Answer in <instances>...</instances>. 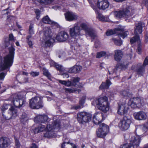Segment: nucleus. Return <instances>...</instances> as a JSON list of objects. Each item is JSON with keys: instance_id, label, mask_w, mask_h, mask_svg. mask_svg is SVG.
Returning <instances> with one entry per match:
<instances>
[{"instance_id": "43", "label": "nucleus", "mask_w": 148, "mask_h": 148, "mask_svg": "<svg viewBox=\"0 0 148 148\" xmlns=\"http://www.w3.org/2000/svg\"><path fill=\"white\" fill-rule=\"evenodd\" d=\"M96 13L97 16V18L98 19L99 21H102L101 14L99 10H97L96 11Z\"/></svg>"}, {"instance_id": "8", "label": "nucleus", "mask_w": 148, "mask_h": 148, "mask_svg": "<svg viewBox=\"0 0 148 148\" xmlns=\"http://www.w3.org/2000/svg\"><path fill=\"white\" fill-rule=\"evenodd\" d=\"M81 30H83L85 31L86 34L89 35L93 39L97 40V37L95 31L93 29L90 28L88 25L86 23H82L79 25ZM93 41L92 40V41Z\"/></svg>"}, {"instance_id": "24", "label": "nucleus", "mask_w": 148, "mask_h": 148, "mask_svg": "<svg viewBox=\"0 0 148 148\" xmlns=\"http://www.w3.org/2000/svg\"><path fill=\"white\" fill-rule=\"evenodd\" d=\"M144 24L142 23L139 22L136 25V27L135 28V35H138V34H141L142 32V27Z\"/></svg>"}, {"instance_id": "16", "label": "nucleus", "mask_w": 148, "mask_h": 148, "mask_svg": "<svg viewBox=\"0 0 148 148\" xmlns=\"http://www.w3.org/2000/svg\"><path fill=\"white\" fill-rule=\"evenodd\" d=\"M129 106L127 104L125 103L121 105H119L118 113L121 115L126 114L129 108Z\"/></svg>"}, {"instance_id": "37", "label": "nucleus", "mask_w": 148, "mask_h": 148, "mask_svg": "<svg viewBox=\"0 0 148 148\" xmlns=\"http://www.w3.org/2000/svg\"><path fill=\"white\" fill-rule=\"evenodd\" d=\"M109 5V3L108 0H102V10L107 8Z\"/></svg>"}, {"instance_id": "32", "label": "nucleus", "mask_w": 148, "mask_h": 148, "mask_svg": "<svg viewBox=\"0 0 148 148\" xmlns=\"http://www.w3.org/2000/svg\"><path fill=\"white\" fill-rule=\"evenodd\" d=\"M42 21L43 23L46 24L54 25H56V24L54 22L52 21L50 19L49 17L47 16L44 17L42 19Z\"/></svg>"}, {"instance_id": "51", "label": "nucleus", "mask_w": 148, "mask_h": 148, "mask_svg": "<svg viewBox=\"0 0 148 148\" xmlns=\"http://www.w3.org/2000/svg\"><path fill=\"white\" fill-rule=\"evenodd\" d=\"M109 57V55L108 54H107L105 52L102 51V57L106 59L108 58Z\"/></svg>"}, {"instance_id": "53", "label": "nucleus", "mask_w": 148, "mask_h": 148, "mask_svg": "<svg viewBox=\"0 0 148 148\" xmlns=\"http://www.w3.org/2000/svg\"><path fill=\"white\" fill-rule=\"evenodd\" d=\"M123 68V64H116V66L115 67V69H114L113 72H114V70H117V69H122Z\"/></svg>"}, {"instance_id": "38", "label": "nucleus", "mask_w": 148, "mask_h": 148, "mask_svg": "<svg viewBox=\"0 0 148 148\" xmlns=\"http://www.w3.org/2000/svg\"><path fill=\"white\" fill-rule=\"evenodd\" d=\"M21 121L22 122H24L28 120L27 115L25 113H23L21 115Z\"/></svg>"}, {"instance_id": "20", "label": "nucleus", "mask_w": 148, "mask_h": 148, "mask_svg": "<svg viewBox=\"0 0 148 148\" xmlns=\"http://www.w3.org/2000/svg\"><path fill=\"white\" fill-rule=\"evenodd\" d=\"M10 145L9 140L5 137L0 138V147L4 148L7 147Z\"/></svg>"}, {"instance_id": "35", "label": "nucleus", "mask_w": 148, "mask_h": 148, "mask_svg": "<svg viewBox=\"0 0 148 148\" xmlns=\"http://www.w3.org/2000/svg\"><path fill=\"white\" fill-rule=\"evenodd\" d=\"M138 130H141L143 132H145L146 134H148V125L144 124L139 126L138 128Z\"/></svg>"}, {"instance_id": "64", "label": "nucleus", "mask_w": 148, "mask_h": 148, "mask_svg": "<svg viewBox=\"0 0 148 148\" xmlns=\"http://www.w3.org/2000/svg\"><path fill=\"white\" fill-rule=\"evenodd\" d=\"M143 2L145 4V6L148 8V0H143Z\"/></svg>"}, {"instance_id": "14", "label": "nucleus", "mask_w": 148, "mask_h": 148, "mask_svg": "<svg viewBox=\"0 0 148 148\" xmlns=\"http://www.w3.org/2000/svg\"><path fill=\"white\" fill-rule=\"evenodd\" d=\"M131 123L130 119L126 116H124L123 120L119 123V126L122 130H126L129 127Z\"/></svg>"}, {"instance_id": "44", "label": "nucleus", "mask_w": 148, "mask_h": 148, "mask_svg": "<svg viewBox=\"0 0 148 148\" xmlns=\"http://www.w3.org/2000/svg\"><path fill=\"white\" fill-rule=\"evenodd\" d=\"M109 104L108 97L104 96L102 97V104Z\"/></svg>"}, {"instance_id": "30", "label": "nucleus", "mask_w": 148, "mask_h": 148, "mask_svg": "<svg viewBox=\"0 0 148 148\" xmlns=\"http://www.w3.org/2000/svg\"><path fill=\"white\" fill-rule=\"evenodd\" d=\"M109 126L104 123H102V138H104L109 133Z\"/></svg>"}, {"instance_id": "52", "label": "nucleus", "mask_w": 148, "mask_h": 148, "mask_svg": "<svg viewBox=\"0 0 148 148\" xmlns=\"http://www.w3.org/2000/svg\"><path fill=\"white\" fill-rule=\"evenodd\" d=\"M75 84H74L71 81H68L67 82L66 81V86H75Z\"/></svg>"}, {"instance_id": "62", "label": "nucleus", "mask_w": 148, "mask_h": 148, "mask_svg": "<svg viewBox=\"0 0 148 148\" xmlns=\"http://www.w3.org/2000/svg\"><path fill=\"white\" fill-rule=\"evenodd\" d=\"M59 82L60 83L66 86V81L64 80H59Z\"/></svg>"}, {"instance_id": "46", "label": "nucleus", "mask_w": 148, "mask_h": 148, "mask_svg": "<svg viewBox=\"0 0 148 148\" xmlns=\"http://www.w3.org/2000/svg\"><path fill=\"white\" fill-rule=\"evenodd\" d=\"M30 74L32 77H36L39 75V72L32 71L31 72Z\"/></svg>"}, {"instance_id": "60", "label": "nucleus", "mask_w": 148, "mask_h": 148, "mask_svg": "<svg viewBox=\"0 0 148 148\" xmlns=\"http://www.w3.org/2000/svg\"><path fill=\"white\" fill-rule=\"evenodd\" d=\"M27 43L28 44V45H29V47L31 48H32V46L33 45V44L32 42V41L31 40H27Z\"/></svg>"}, {"instance_id": "56", "label": "nucleus", "mask_w": 148, "mask_h": 148, "mask_svg": "<svg viewBox=\"0 0 148 148\" xmlns=\"http://www.w3.org/2000/svg\"><path fill=\"white\" fill-rule=\"evenodd\" d=\"M9 40L10 41H14V37L12 34H9Z\"/></svg>"}, {"instance_id": "58", "label": "nucleus", "mask_w": 148, "mask_h": 148, "mask_svg": "<svg viewBox=\"0 0 148 148\" xmlns=\"http://www.w3.org/2000/svg\"><path fill=\"white\" fill-rule=\"evenodd\" d=\"M109 19L107 17L102 16V22H107L109 21Z\"/></svg>"}, {"instance_id": "27", "label": "nucleus", "mask_w": 148, "mask_h": 148, "mask_svg": "<svg viewBox=\"0 0 148 148\" xmlns=\"http://www.w3.org/2000/svg\"><path fill=\"white\" fill-rule=\"evenodd\" d=\"M61 148H77V147L75 144L68 142L67 143L63 142L61 145Z\"/></svg>"}, {"instance_id": "7", "label": "nucleus", "mask_w": 148, "mask_h": 148, "mask_svg": "<svg viewBox=\"0 0 148 148\" xmlns=\"http://www.w3.org/2000/svg\"><path fill=\"white\" fill-rule=\"evenodd\" d=\"M42 97H35L29 100V107L33 109H38L43 107Z\"/></svg>"}, {"instance_id": "4", "label": "nucleus", "mask_w": 148, "mask_h": 148, "mask_svg": "<svg viewBox=\"0 0 148 148\" xmlns=\"http://www.w3.org/2000/svg\"><path fill=\"white\" fill-rule=\"evenodd\" d=\"M135 11V9L132 6H127L122 10L115 12L114 15L117 18H129L134 14Z\"/></svg>"}, {"instance_id": "23", "label": "nucleus", "mask_w": 148, "mask_h": 148, "mask_svg": "<svg viewBox=\"0 0 148 148\" xmlns=\"http://www.w3.org/2000/svg\"><path fill=\"white\" fill-rule=\"evenodd\" d=\"M145 67L142 65L138 66L135 69L136 74L139 76H143L145 72Z\"/></svg>"}, {"instance_id": "47", "label": "nucleus", "mask_w": 148, "mask_h": 148, "mask_svg": "<svg viewBox=\"0 0 148 148\" xmlns=\"http://www.w3.org/2000/svg\"><path fill=\"white\" fill-rule=\"evenodd\" d=\"M7 74V72H2L0 73V79L1 80H3L5 76Z\"/></svg>"}, {"instance_id": "34", "label": "nucleus", "mask_w": 148, "mask_h": 148, "mask_svg": "<svg viewBox=\"0 0 148 148\" xmlns=\"http://www.w3.org/2000/svg\"><path fill=\"white\" fill-rule=\"evenodd\" d=\"M112 84V83L109 79H107L105 82L102 83V89H108L110 86Z\"/></svg>"}, {"instance_id": "45", "label": "nucleus", "mask_w": 148, "mask_h": 148, "mask_svg": "<svg viewBox=\"0 0 148 148\" xmlns=\"http://www.w3.org/2000/svg\"><path fill=\"white\" fill-rule=\"evenodd\" d=\"M97 6L99 10L102 9V0H98Z\"/></svg>"}, {"instance_id": "55", "label": "nucleus", "mask_w": 148, "mask_h": 148, "mask_svg": "<svg viewBox=\"0 0 148 148\" xmlns=\"http://www.w3.org/2000/svg\"><path fill=\"white\" fill-rule=\"evenodd\" d=\"M79 80V78L78 77H74L73 78V79L72 80L73 82L72 83L74 84L78 82Z\"/></svg>"}, {"instance_id": "22", "label": "nucleus", "mask_w": 148, "mask_h": 148, "mask_svg": "<svg viewBox=\"0 0 148 148\" xmlns=\"http://www.w3.org/2000/svg\"><path fill=\"white\" fill-rule=\"evenodd\" d=\"M82 67L80 66L75 65L70 68L68 71V72L70 73H76L80 72L82 69Z\"/></svg>"}, {"instance_id": "21", "label": "nucleus", "mask_w": 148, "mask_h": 148, "mask_svg": "<svg viewBox=\"0 0 148 148\" xmlns=\"http://www.w3.org/2000/svg\"><path fill=\"white\" fill-rule=\"evenodd\" d=\"M48 119V117L46 115H38L34 119L36 123L40 122L45 123Z\"/></svg>"}, {"instance_id": "12", "label": "nucleus", "mask_w": 148, "mask_h": 148, "mask_svg": "<svg viewBox=\"0 0 148 148\" xmlns=\"http://www.w3.org/2000/svg\"><path fill=\"white\" fill-rule=\"evenodd\" d=\"M77 119L79 123L86 122L91 120V114L86 112H79L77 114Z\"/></svg>"}, {"instance_id": "26", "label": "nucleus", "mask_w": 148, "mask_h": 148, "mask_svg": "<svg viewBox=\"0 0 148 148\" xmlns=\"http://www.w3.org/2000/svg\"><path fill=\"white\" fill-rule=\"evenodd\" d=\"M92 104L94 106L96 105L99 109L102 110V98H100L97 99L92 102Z\"/></svg>"}, {"instance_id": "2", "label": "nucleus", "mask_w": 148, "mask_h": 148, "mask_svg": "<svg viewBox=\"0 0 148 148\" xmlns=\"http://www.w3.org/2000/svg\"><path fill=\"white\" fill-rule=\"evenodd\" d=\"M10 106L9 104H4L2 106L1 111L3 116L4 118L7 120L14 118L15 117L17 114L16 109L12 106L9 108L7 112H5V110L8 108Z\"/></svg>"}, {"instance_id": "50", "label": "nucleus", "mask_w": 148, "mask_h": 148, "mask_svg": "<svg viewBox=\"0 0 148 148\" xmlns=\"http://www.w3.org/2000/svg\"><path fill=\"white\" fill-rule=\"evenodd\" d=\"M65 90L66 91L68 92L69 93H73L75 92L76 90L74 88H66Z\"/></svg>"}, {"instance_id": "15", "label": "nucleus", "mask_w": 148, "mask_h": 148, "mask_svg": "<svg viewBox=\"0 0 148 148\" xmlns=\"http://www.w3.org/2000/svg\"><path fill=\"white\" fill-rule=\"evenodd\" d=\"M69 36L66 32L61 31L57 35L56 39L59 42H62L67 41L69 39Z\"/></svg>"}, {"instance_id": "42", "label": "nucleus", "mask_w": 148, "mask_h": 148, "mask_svg": "<svg viewBox=\"0 0 148 148\" xmlns=\"http://www.w3.org/2000/svg\"><path fill=\"white\" fill-rule=\"evenodd\" d=\"M33 28V25L31 24L29 27V34L31 35H32L34 34Z\"/></svg>"}, {"instance_id": "25", "label": "nucleus", "mask_w": 148, "mask_h": 148, "mask_svg": "<svg viewBox=\"0 0 148 148\" xmlns=\"http://www.w3.org/2000/svg\"><path fill=\"white\" fill-rule=\"evenodd\" d=\"M109 109V104H102V112L104 113V114H102V120L105 119L107 116L106 113L108 111Z\"/></svg>"}, {"instance_id": "10", "label": "nucleus", "mask_w": 148, "mask_h": 148, "mask_svg": "<svg viewBox=\"0 0 148 148\" xmlns=\"http://www.w3.org/2000/svg\"><path fill=\"white\" fill-rule=\"evenodd\" d=\"M43 30V39L45 42V45L49 47L53 42V39L51 37V30L48 27H45Z\"/></svg>"}, {"instance_id": "13", "label": "nucleus", "mask_w": 148, "mask_h": 148, "mask_svg": "<svg viewBox=\"0 0 148 148\" xmlns=\"http://www.w3.org/2000/svg\"><path fill=\"white\" fill-rule=\"evenodd\" d=\"M143 101V99L142 97L139 96L133 97L130 100L131 102L130 106L133 108L137 107L138 108L141 107Z\"/></svg>"}, {"instance_id": "39", "label": "nucleus", "mask_w": 148, "mask_h": 148, "mask_svg": "<svg viewBox=\"0 0 148 148\" xmlns=\"http://www.w3.org/2000/svg\"><path fill=\"white\" fill-rule=\"evenodd\" d=\"M42 71L44 75L47 77L49 79H51V76L48 70L45 68H44L42 69Z\"/></svg>"}, {"instance_id": "41", "label": "nucleus", "mask_w": 148, "mask_h": 148, "mask_svg": "<svg viewBox=\"0 0 148 148\" xmlns=\"http://www.w3.org/2000/svg\"><path fill=\"white\" fill-rule=\"evenodd\" d=\"M112 40L116 45L120 46L122 43V41L121 40H117L115 38H113Z\"/></svg>"}, {"instance_id": "49", "label": "nucleus", "mask_w": 148, "mask_h": 148, "mask_svg": "<svg viewBox=\"0 0 148 148\" xmlns=\"http://www.w3.org/2000/svg\"><path fill=\"white\" fill-rule=\"evenodd\" d=\"M86 99V96H83L82 97V99L79 101L80 105L82 106L84 103Z\"/></svg>"}, {"instance_id": "28", "label": "nucleus", "mask_w": 148, "mask_h": 148, "mask_svg": "<svg viewBox=\"0 0 148 148\" xmlns=\"http://www.w3.org/2000/svg\"><path fill=\"white\" fill-rule=\"evenodd\" d=\"M50 64L51 66L55 67L60 72L63 71V67L61 65L53 61L50 60Z\"/></svg>"}, {"instance_id": "5", "label": "nucleus", "mask_w": 148, "mask_h": 148, "mask_svg": "<svg viewBox=\"0 0 148 148\" xmlns=\"http://www.w3.org/2000/svg\"><path fill=\"white\" fill-rule=\"evenodd\" d=\"M130 143L124 144L121 145L120 148H137L140 142V138L139 136H130L129 138Z\"/></svg>"}, {"instance_id": "61", "label": "nucleus", "mask_w": 148, "mask_h": 148, "mask_svg": "<svg viewBox=\"0 0 148 148\" xmlns=\"http://www.w3.org/2000/svg\"><path fill=\"white\" fill-rule=\"evenodd\" d=\"M82 107V106L80 105H77L74 106V108L75 110H77L79 108H81Z\"/></svg>"}, {"instance_id": "3", "label": "nucleus", "mask_w": 148, "mask_h": 148, "mask_svg": "<svg viewBox=\"0 0 148 148\" xmlns=\"http://www.w3.org/2000/svg\"><path fill=\"white\" fill-rule=\"evenodd\" d=\"M69 34L72 37L70 40L71 43L77 45V40L75 39L76 38L82 35L81 33V28L78 23L75 24L73 26L70 28Z\"/></svg>"}, {"instance_id": "18", "label": "nucleus", "mask_w": 148, "mask_h": 148, "mask_svg": "<svg viewBox=\"0 0 148 148\" xmlns=\"http://www.w3.org/2000/svg\"><path fill=\"white\" fill-rule=\"evenodd\" d=\"M64 14L66 19L68 21L76 20L78 18V16L76 14L71 12H67Z\"/></svg>"}, {"instance_id": "31", "label": "nucleus", "mask_w": 148, "mask_h": 148, "mask_svg": "<svg viewBox=\"0 0 148 148\" xmlns=\"http://www.w3.org/2000/svg\"><path fill=\"white\" fill-rule=\"evenodd\" d=\"M45 128V126L42 124H40L37 127H36L34 130L35 133H38L43 132Z\"/></svg>"}, {"instance_id": "59", "label": "nucleus", "mask_w": 148, "mask_h": 148, "mask_svg": "<svg viewBox=\"0 0 148 148\" xmlns=\"http://www.w3.org/2000/svg\"><path fill=\"white\" fill-rule=\"evenodd\" d=\"M102 57V52H97V53L96 58H100Z\"/></svg>"}, {"instance_id": "19", "label": "nucleus", "mask_w": 148, "mask_h": 148, "mask_svg": "<svg viewBox=\"0 0 148 148\" xmlns=\"http://www.w3.org/2000/svg\"><path fill=\"white\" fill-rule=\"evenodd\" d=\"M97 116H95L93 117V122L95 124H98L99 125V128L97 131V136L100 138L102 137V127L101 123V121H99V119H97Z\"/></svg>"}, {"instance_id": "29", "label": "nucleus", "mask_w": 148, "mask_h": 148, "mask_svg": "<svg viewBox=\"0 0 148 148\" xmlns=\"http://www.w3.org/2000/svg\"><path fill=\"white\" fill-rule=\"evenodd\" d=\"M114 59L115 60L117 61H120L123 56V53L121 50H116L114 51Z\"/></svg>"}, {"instance_id": "17", "label": "nucleus", "mask_w": 148, "mask_h": 148, "mask_svg": "<svg viewBox=\"0 0 148 148\" xmlns=\"http://www.w3.org/2000/svg\"><path fill=\"white\" fill-rule=\"evenodd\" d=\"M133 115L134 118L138 120H144L147 117L146 114L142 111L135 112L134 113Z\"/></svg>"}, {"instance_id": "11", "label": "nucleus", "mask_w": 148, "mask_h": 148, "mask_svg": "<svg viewBox=\"0 0 148 148\" xmlns=\"http://www.w3.org/2000/svg\"><path fill=\"white\" fill-rule=\"evenodd\" d=\"M115 34L118 35L119 37L124 38L128 34V32L127 31L124 32L123 29L117 28L114 30H108L106 32V35L108 36Z\"/></svg>"}, {"instance_id": "48", "label": "nucleus", "mask_w": 148, "mask_h": 148, "mask_svg": "<svg viewBox=\"0 0 148 148\" xmlns=\"http://www.w3.org/2000/svg\"><path fill=\"white\" fill-rule=\"evenodd\" d=\"M15 145L17 148H19L20 146V143L18 140L16 138H15Z\"/></svg>"}, {"instance_id": "9", "label": "nucleus", "mask_w": 148, "mask_h": 148, "mask_svg": "<svg viewBox=\"0 0 148 148\" xmlns=\"http://www.w3.org/2000/svg\"><path fill=\"white\" fill-rule=\"evenodd\" d=\"M21 96L20 95L15 94L11 96L12 99L13 104L15 107L20 108L25 105L26 101L24 99H21Z\"/></svg>"}, {"instance_id": "57", "label": "nucleus", "mask_w": 148, "mask_h": 148, "mask_svg": "<svg viewBox=\"0 0 148 148\" xmlns=\"http://www.w3.org/2000/svg\"><path fill=\"white\" fill-rule=\"evenodd\" d=\"M137 50L138 53L140 54L141 51V45L140 44L138 45Z\"/></svg>"}, {"instance_id": "1", "label": "nucleus", "mask_w": 148, "mask_h": 148, "mask_svg": "<svg viewBox=\"0 0 148 148\" xmlns=\"http://www.w3.org/2000/svg\"><path fill=\"white\" fill-rule=\"evenodd\" d=\"M9 54L3 57V63H0V71L9 68L13 62L15 49L12 46L9 48Z\"/></svg>"}, {"instance_id": "54", "label": "nucleus", "mask_w": 148, "mask_h": 148, "mask_svg": "<svg viewBox=\"0 0 148 148\" xmlns=\"http://www.w3.org/2000/svg\"><path fill=\"white\" fill-rule=\"evenodd\" d=\"M144 67H145L147 65H148V57H146L145 59L143 64L142 65Z\"/></svg>"}, {"instance_id": "36", "label": "nucleus", "mask_w": 148, "mask_h": 148, "mask_svg": "<svg viewBox=\"0 0 148 148\" xmlns=\"http://www.w3.org/2000/svg\"><path fill=\"white\" fill-rule=\"evenodd\" d=\"M41 4L44 5H48L53 3L54 0H37Z\"/></svg>"}, {"instance_id": "40", "label": "nucleus", "mask_w": 148, "mask_h": 148, "mask_svg": "<svg viewBox=\"0 0 148 148\" xmlns=\"http://www.w3.org/2000/svg\"><path fill=\"white\" fill-rule=\"evenodd\" d=\"M135 35L132 38L130 39V42L131 44L136 42L139 38V36L138 35Z\"/></svg>"}, {"instance_id": "63", "label": "nucleus", "mask_w": 148, "mask_h": 148, "mask_svg": "<svg viewBox=\"0 0 148 148\" xmlns=\"http://www.w3.org/2000/svg\"><path fill=\"white\" fill-rule=\"evenodd\" d=\"M30 148H38V146L35 144L32 143Z\"/></svg>"}, {"instance_id": "33", "label": "nucleus", "mask_w": 148, "mask_h": 148, "mask_svg": "<svg viewBox=\"0 0 148 148\" xmlns=\"http://www.w3.org/2000/svg\"><path fill=\"white\" fill-rule=\"evenodd\" d=\"M120 94L124 97H130L132 96V93L128 90L121 91L120 92Z\"/></svg>"}, {"instance_id": "6", "label": "nucleus", "mask_w": 148, "mask_h": 148, "mask_svg": "<svg viewBox=\"0 0 148 148\" xmlns=\"http://www.w3.org/2000/svg\"><path fill=\"white\" fill-rule=\"evenodd\" d=\"M60 127L59 123L56 121L53 122L51 124L47 125L46 129L47 131L45 133L44 136L47 138L53 137L54 136V133L53 132L55 129H59Z\"/></svg>"}]
</instances>
